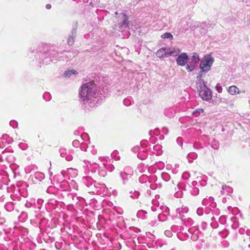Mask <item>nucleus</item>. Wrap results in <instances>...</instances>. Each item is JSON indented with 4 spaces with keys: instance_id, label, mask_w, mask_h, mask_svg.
<instances>
[{
    "instance_id": "f257e3e1",
    "label": "nucleus",
    "mask_w": 250,
    "mask_h": 250,
    "mask_svg": "<svg viewBox=\"0 0 250 250\" xmlns=\"http://www.w3.org/2000/svg\"><path fill=\"white\" fill-rule=\"evenodd\" d=\"M97 86L94 82H89L81 86L80 96L83 101H87L93 97L96 93Z\"/></svg>"
},
{
    "instance_id": "f03ea898",
    "label": "nucleus",
    "mask_w": 250,
    "mask_h": 250,
    "mask_svg": "<svg viewBox=\"0 0 250 250\" xmlns=\"http://www.w3.org/2000/svg\"><path fill=\"white\" fill-rule=\"evenodd\" d=\"M214 60L210 55H208L204 57L201 61L200 68L202 72H206L210 70Z\"/></svg>"
},
{
    "instance_id": "7ed1b4c3",
    "label": "nucleus",
    "mask_w": 250,
    "mask_h": 250,
    "mask_svg": "<svg viewBox=\"0 0 250 250\" xmlns=\"http://www.w3.org/2000/svg\"><path fill=\"white\" fill-rule=\"evenodd\" d=\"M199 94L203 100L206 101L210 99L212 97L211 91L205 85L201 87Z\"/></svg>"
},
{
    "instance_id": "20e7f679",
    "label": "nucleus",
    "mask_w": 250,
    "mask_h": 250,
    "mask_svg": "<svg viewBox=\"0 0 250 250\" xmlns=\"http://www.w3.org/2000/svg\"><path fill=\"white\" fill-rule=\"evenodd\" d=\"M188 56L186 53H183L180 55L176 59L177 63L180 66H184L187 62Z\"/></svg>"
},
{
    "instance_id": "39448f33",
    "label": "nucleus",
    "mask_w": 250,
    "mask_h": 250,
    "mask_svg": "<svg viewBox=\"0 0 250 250\" xmlns=\"http://www.w3.org/2000/svg\"><path fill=\"white\" fill-rule=\"evenodd\" d=\"M167 48H162L158 50L156 53V55L159 58L167 57Z\"/></svg>"
},
{
    "instance_id": "423d86ee",
    "label": "nucleus",
    "mask_w": 250,
    "mask_h": 250,
    "mask_svg": "<svg viewBox=\"0 0 250 250\" xmlns=\"http://www.w3.org/2000/svg\"><path fill=\"white\" fill-rule=\"evenodd\" d=\"M180 50L179 49H174L172 50H170L169 49H167V57L169 56H176L180 53Z\"/></svg>"
},
{
    "instance_id": "0eeeda50",
    "label": "nucleus",
    "mask_w": 250,
    "mask_h": 250,
    "mask_svg": "<svg viewBox=\"0 0 250 250\" xmlns=\"http://www.w3.org/2000/svg\"><path fill=\"white\" fill-rule=\"evenodd\" d=\"M229 92L231 95H235L236 94L239 93V91L238 90V88L236 86H234V85L231 86L229 87Z\"/></svg>"
},
{
    "instance_id": "6e6552de",
    "label": "nucleus",
    "mask_w": 250,
    "mask_h": 250,
    "mask_svg": "<svg viewBox=\"0 0 250 250\" xmlns=\"http://www.w3.org/2000/svg\"><path fill=\"white\" fill-rule=\"evenodd\" d=\"M192 62L193 63L196 64L199 62L200 58L199 55L197 53H193L192 55Z\"/></svg>"
},
{
    "instance_id": "1a4fd4ad",
    "label": "nucleus",
    "mask_w": 250,
    "mask_h": 250,
    "mask_svg": "<svg viewBox=\"0 0 250 250\" xmlns=\"http://www.w3.org/2000/svg\"><path fill=\"white\" fill-rule=\"evenodd\" d=\"M76 71H73V70H67L65 71L64 73H63V75L65 77H69L70 76H71L72 74H77Z\"/></svg>"
},
{
    "instance_id": "9d476101",
    "label": "nucleus",
    "mask_w": 250,
    "mask_h": 250,
    "mask_svg": "<svg viewBox=\"0 0 250 250\" xmlns=\"http://www.w3.org/2000/svg\"><path fill=\"white\" fill-rule=\"evenodd\" d=\"M161 38L163 39H173V37L170 33H165L162 35Z\"/></svg>"
},
{
    "instance_id": "9b49d317",
    "label": "nucleus",
    "mask_w": 250,
    "mask_h": 250,
    "mask_svg": "<svg viewBox=\"0 0 250 250\" xmlns=\"http://www.w3.org/2000/svg\"><path fill=\"white\" fill-rule=\"evenodd\" d=\"M195 68V66L194 65L192 64H188L186 66V68L187 70L189 72H190L192 71Z\"/></svg>"
},
{
    "instance_id": "f8f14e48",
    "label": "nucleus",
    "mask_w": 250,
    "mask_h": 250,
    "mask_svg": "<svg viewBox=\"0 0 250 250\" xmlns=\"http://www.w3.org/2000/svg\"><path fill=\"white\" fill-rule=\"evenodd\" d=\"M123 24H127L128 23V18L126 14L123 15Z\"/></svg>"
},
{
    "instance_id": "ddd939ff",
    "label": "nucleus",
    "mask_w": 250,
    "mask_h": 250,
    "mask_svg": "<svg viewBox=\"0 0 250 250\" xmlns=\"http://www.w3.org/2000/svg\"><path fill=\"white\" fill-rule=\"evenodd\" d=\"M67 42H68V43L69 45H72L73 43V42H74V41H73V38H72V37L69 38L68 39V40H67Z\"/></svg>"
},
{
    "instance_id": "4468645a",
    "label": "nucleus",
    "mask_w": 250,
    "mask_h": 250,
    "mask_svg": "<svg viewBox=\"0 0 250 250\" xmlns=\"http://www.w3.org/2000/svg\"><path fill=\"white\" fill-rule=\"evenodd\" d=\"M202 72H203L202 71L201 73H199L198 75L197 76V78L198 79H199L200 78L202 77Z\"/></svg>"
},
{
    "instance_id": "2eb2a0df",
    "label": "nucleus",
    "mask_w": 250,
    "mask_h": 250,
    "mask_svg": "<svg viewBox=\"0 0 250 250\" xmlns=\"http://www.w3.org/2000/svg\"><path fill=\"white\" fill-rule=\"evenodd\" d=\"M51 6L50 4H47L46 5V7L47 8V9H50L51 8Z\"/></svg>"
},
{
    "instance_id": "dca6fc26",
    "label": "nucleus",
    "mask_w": 250,
    "mask_h": 250,
    "mask_svg": "<svg viewBox=\"0 0 250 250\" xmlns=\"http://www.w3.org/2000/svg\"><path fill=\"white\" fill-rule=\"evenodd\" d=\"M200 111H202V112H203V109H200Z\"/></svg>"
},
{
    "instance_id": "f3484780",
    "label": "nucleus",
    "mask_w": 250,
    "mask_h": 250,
    "mask_svg": "<svg viewBox=\"0 0 250 250\" xmlns=\"http://www.w3.org/2000/svg\"><path fill=\"white\" fill-rule=\"evenodd\" d=\"M115 14L117 15L118 14V12H115Z\"/></svg>"
}]
</instances>
